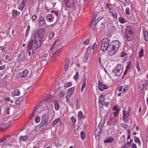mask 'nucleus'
Masks as SVG:
<instances>
[{
  "instance_id": "1",
  "label": "nucleus",
  "mask_w": 148,
  "mask_h": 148,
  "mask_svg": "<svg viewBox=\"0 0 148 148\" xmlns=\"http://www.w3.org/2000/svg\"><path fill=\"white\" fill-rule=\"evenodd\" d=\"M120 45V43L118 40L112 41L110 42L108 39L104 38L101 41V49L103 51L108 50V55L111 56L117 51Z\"/></svg>"
},
{
  "instance_id": "2",
  "label": "nucleus",
  "mask_w": 148,
  "mask_h": 148,
  "mask_svg": "<svg viewBox=\"0 0 148 148\" xmlns=\"http://www.w3.org/2000/svg\"><path fill=\"white\" fill-rule=\"evenodd\" d=\"M122 66L120 64H118L116 67L113 71V75L116 76L120 75L123 72Z\"/></svg>"
},
{
  "instance_id": "3",
  "label": "nucleus",
  "mask_w": 148,
  "mask_h": 148,
  "mask_svg": "<svg viewBox=\"0 0 148 148\" xmlns=\"http://www.w3.org/2000/svg\"><path fill=\"white\" fill-rule=\"evenodd\" d=\"M33 40H30L27 44V52L26 55L30 56L31 54V52L30 51H32V53L33 54L34 50H33L32 45H33Z\"/></svg>"
},
{
  "instance_id": "4",
  "label": "nucleus",
  "mask_w": 148,
  "mask_h": 148,
  "mask_svg": "<svg viewBox=\"0 0 148 148\" xmlns=\"http://www.w3.org/2000/svg\"><path fill=\"white\" fill-rule=\"evenodd\" d=\"M43 31L42 30L39 29L35 34L34 39L37 40H41L42 42L43 38Z\"/></svg>"
},
{
  "instance_id": "5",
  "label": "nucleus",
  "mask_w": 148,
  "mask_h": 148,
  "mask_svg": "<svg viewBox=\"0 0 148 148\" xmlns=\"http://www.w3.org/2000/svg\"><path fill=\"white\" fill-rule=\"evenodd\" d=\"M132 27L130 26L127 27L125 31V35L126 38L127 40H129V38L132 36L133 34Z\"/></svg>"
},
{
  "instance_id": "6",
  "label": "nucleus",
  "mask_w": 148,
  "mask_h": 148,
  "mask_svg": "<svg viewBox=\"0 0 148 148\" xmlns=\"http://www.w3.org/2000/svg\"><path fill=\"white\" fill-rule=\"evenodd\" d=\"M42 43V42L41 40L39 41L35 40L34 39V45H32V47L33 48V50H34L39 48Z\"/></svg>"
},
{
  "instance_id": "7",
  "label": "nucleus",
  "mask_w": 148,
  "mask_h": 148,
  "mask_svg": "<svg viewBox=\"0 0 148 148\" xmlns=\"http://www.w3.org/2000/svg\"><path fill=\"white\" fill-rule=\"evenodd\" d=\"M148 84V81L143 80L140 82L139 84V88L142 90L145 86L146 85Z\"/></svg>"
},
{
  "instance_id": "8",
  "label": "nucleus",
  "mask_w": 148,
  "mask_h": 148,
  "mask_svg": "<svg viewBox=\"0 0 148 148\" xmlns=\"http://www.w3.org/2000/svg\"><path fill=\"white\" fill-rule=\"evenodd\" d=\"M98 84L99 89L100 91H102L104 89H106L108 88L107 86L102 83L100 80L98 81Z\"/></svg>"
},
{
  "instance_id": "9",
  "label": "nucleus",
  "mask_w": 148,
  "mask_h": 148,
  "mask_svg": "<svg viewBox=\"0 0 148 148\" xmlns=\"http://www.w3.org/2000/svg\"><path fill=\"white\" fill-rule=\"evenodd\" d=\"M39 24L40 26H43L45 24V21L44 18L42 16H40L39 19Z\"/></svg>"
},
{
  "instance_id": "10",
  "label": "nucleus",
  "mask_w": 148,
  "mask_h": 148,
  "mask_svg": "<svg viewBox=\"0 0 148 148\" xmlns=\"http://www.w3.org/2000/svg\"><path fill=\"white\" fill-rule=\"evenodd\" d=\"M46 127V126L45 125H44V124L41 125L40 123V125L37 126L36 127V130L38 132H40Z\"/></svg>"
},
{
  "instance_id": "11",
  "label": "nucleus",
  "mask_w": 148,
  "mask_h": 148,
  "mask_svg": "<svg viewBox=\"0 0 148 148\" xmlns=\"http://www.w3.org/2000/svg\"><path fill=\"white\" fill-rule=\"evenodd\" d=\"M25 58V54L23 52H22L20 53L19 56L18 57L17 60L19 62H21L24 60Z\"/></svg>"
},
{
  "instance_id": "12",
  "label": "nucleus",
  "mask_w": 148,
  "mask_h": 148,
  "mask_svg": "<svg viewBox=\"0 0 148 148\" xmlns=\"http://www.w3.org/2000/svg\"><path fill=\"white\" fill-rule=\"evenodd\" d=\"M62 47L60 45L57 46L56 45L55 47V49H56V51L55 52V54H57L60 52H61L62 50Z\"/></svg>"
},
{
  "instance_id": "13",
  "label": "nucleus",
  "mask_w": 148,
  "mask_h": 148,
  "mask_svg": "<svg viewBox=\"0 0 148 148\" xmlns=\"http://www.w3.org/2000/svg\"><path fill=\"white\" fill-rule=\"evenodd\" d=\"M53 96L51 95H47L44 100V101H47V102H50L52 101Z\"/></svg>"
},
{
  "instance_id": "14",
  "label": "nucleus",
  "mask_w": 148,
  "mask_h": 148,
  "mask_svg": "<svg viewBox=\"0 0 148 148\" xmlns=\"http://www.w3.org/2000/svg\"><path fill=\"white\" fill-rule=\"evenodd\" d=\"M48 123V120L45 117L43 118L41 123V125L44 124V125H45L47 127V124Z\"/></svg>"
},
{
  "instance_id": "15",
  "label": "nucleus",
  "mask_w": 148,
  "mask_h": 148,
  "mask_svg": "<svg viewBox=\"0 0 148 148\" xmlns=\"http://www.w3.org/2000/svg\"><path fill=\"white\" fill-rule=\"evenodd\" d=\"M54 104L55 106V109L56 110H58L60 108L58 101L57 100L55 101L54 102Z\"/></svg>"
},
{
  "instance_id": "16",
  "label": "nucleus",
  "mask_w": 148,
  "mask_h": 148,
  "mask_svg": "<svg viewBox=\"0 0 148 148\" xmlns=\"http://www.w3.org/2000/svg\"><path fill=\"white\" fill-rule=\"evenodd\" d=\"M53 15L52 14H47L46 16V19L47 21H49L50 22L53 20Z\"/></svg>"
},
{
  "instance_id": "17",
  "label": "nucleus",
  "mask_w": 148,
  "mask_h": 148,
  "mask_svg": "<svg viewBox=\"0 0 148 148\" xmlns=\"http://www.w3.org/2000/svg\"><path fill=\"white\" fill-rule=\"evenodd\" d=\"M143 33L144 36V39L145 41H148V33L146 30L143 31Z\"/></svg>"
},
{
  "instance_id": "18",
  "label": "nucleus",
  "mask_w": 148,
  "mask_h": 148,
  "mask_svg": "<svg viewBox=\"0 0 148 148\" xmlns=\"http://www.w3.org/2000/svg\"><path fill=\"white\" fill-rule=\"evenodd\" d=\"M78 119L79 120H81L82 119H84V117L83 115L82 112V111H80L78 112Z\"/></svg>"
},
{
  "instance_id": "19",
  "label": "nucleus",
  "mask_w": 148,
  "mask_h": 148,
  "mask_svg": "<svg viewBox=\"0 0 148 148\" xmlns=\"http://www.w3.org/2000/svg\"><path fill=\"white\" fill-rule=\"evenodd\" d=\"M114 140V139L113 138L111 137H109L107 140H105L104 141L105 143H111Z\"/></svg>"
},
{
  "instance_id": "20",
  "label": "nucleus",
  "mask_w": 148,
  "mask_h": 148,
  "mask_svg": "<svg viewBox=\"0 0 148 148\" xmlns=\"http://www.w3.org/2000/svg\"><path fill=\"white\" fill-rule=\"evenodd\" d=\"M28 73V71L27 70L24 71L21 74V77H25L27 76Z\"/></svg>"
},
{
  "instance_id": "21",
  "label": "nucleus",
  "mask_w": 148,
  "mask_h": 148,
  "mask_svg": "<svg viewBox=\"0 0 148 148\" xmlns=\"http://www.w3.org/2000/svg\"><path fill=\"white\" fill-rule=\"evenodd\" d=\"M28 138L27 136H20L19 138V140L21 141H25Z\"/></svg>"
},
{
  "instance_id": "22",
  "label": "nucleus",
  "mask_w": 148,
  "mask_h": 148,
  "mask_svg": "<svg viewBox=\"0 0 148 148\" xmlns=\"http://www.w3.org/2000/svg\"><path fill=\"white\" fill-rule=\"evenodd\" d=\"M20 14V12L17 11L16 10H13L12 15L13 16V18H14Z\"/></svg>"
},
{
  "instance_id": "23",
  "label": "nucleus",
  "mask_w": 148,
  "mask_h": 148,
  "mask_svg": "<svg viewBox=\"0 0 148 148\" xmlns=\"http://www.w3.org/2000/svg\"><path fill=\"white\" fill-rule=\"evenodd\" d=\"M88 58V54L87 52H86L84 55V57L83 59V61L84 63L86 62Z\"/></svg>"
},
{
  "instance_id": "24",
  "label": "nucleus",
  "mask_w": 148,
  "mask_h": 148,
  "mask_svg": "<svg viewBox=\"0 0 148 148\" xmlns=\"http://www.w3.org/2000/svg\"><path fill=\"white\" fill-rule=\"evenodd\" d=\"M60 120V117L55 119L53 122V125H56L57 123L59 122Z\"/></svg>"
},
{
  "instance_id": "25",
  "label": "nucleus",
  "mask_w": 148,
  "mask_h": 148,
  "mask_svg": "<svg viewBox=\"0 0 148 148\" xmlns=\"http://www.w3.org/2000/svg\"><path fill=\"white\" fill-rule=\"evenodd\" d=\"M75 88L74 87H73L71 88H69L68 90V92L70 93L71 94H73L74 92Z\"/></svg>"
},
{
  "instance_id": "26",
  "label": "nucleus",
  "mask_w": 148,
  "mask_h": 148,
  "mask_svg": "<svg viewBox=\"0 0 148 148\" xmlns=\"http://www.w3.org/2000/svg\"><path fill=\"white\" fill-rule=\"evenodd\" d=\"M134 140L135 143H138L140 144V141L139 139L136 136H135L134 137Z\"/></svg>"
},
{
  "instance_id": "27",
  "label": "nucleus",
  "mask_w": 148,
  "mask_h": 148,
  "mask_svg": "<svg viewBox=\"0 0 148 148\" xmlns=\"http://www.w3.org/2000/svg\"><path fill=\"white\" fill-rule=\"evenodd\" d=\"M55 35V34L53 32H51L49 35V40H51Z\"/></svg>"
},
{
  "instance_id": "28",
  "label": "nucleus",
  "mask_w": 148,
  "mask_h": 148,
  "mask_svg": "<svg viewBox=\"0 0 148 148\" xmlns=\"http://www.w3.org/2000/svg\"><path fill=\"white\" fill-rule=\"evenodd\" d=\"M128 117L126 115V114L125 115H123V119L125 122H127L128 120Z\"/></svg>"
},
{
  "instance_id": "29",
  "label": "nucleus",
  "mask_w": 148,
  "mask_h": 148,
  "mask_svg": "<svg viewBox=\"0 0 148 148\" xmlns=\"http://www.w3.org/2000/svg\"><path fill=\"white\" fill-rule=\"evenodd\" d=\"M144 52V51L143 49H142L139 52V56L140 58L143 56Z\"/></svg>"
},
{
  "instance_id": "30",
  "label": "nucleus",
  "mask_w": 148,
  "mask_h": 148,
  "mask_svg": "<svg viewBox=\"0 0 148 148\" xmlns=\"http://www.w3.org/2000/svg\"><path fill=\"white\" fill-rule=\"evenodd\" d=\"M65 92L64 91H62L60 92V98H63L65 95Z\"/></svg>"
},
{
  "instance_id": "31",
  "label": "nucleus",
  "mask_w": 148,
  "mask_h": 148,
  "mask_svg": "<svg viewBox=\"0 0 148 148\" xmlns=\"http://www.w3.org/2000/svg\"><path fill=\"white\" fill-rule=\"evenodd\" d=\"M112 14L114 18H117L116 13L115 10H113L112 12Z\"/></svg>"
},
{
  "instance_id": "32",
  "label": "nucleus",
  "mask_w": 148,
  "mask_h": 148,
  "mask_svg": "<svg viewBox=\"0 0 148 148\" xmlns=\"http://www.w3.org/2000/svg\"><path fill=\"white\" fill-rule=\"evenodd\" d=\"M4 124V126H3L2 129H7L9 127V124L8 123H3V125Z\"/></svg>"
},
{
  "instance_id": "33",
  "label": "nucleus",
  "mask_w": 148,
  "mask_h": 148,
  "mask_svg": "<svg viewBox=\"0 0 148 148\" xmlns=\"http://www.w3.org/2000/svg\"><path fill=\"white\" fill-rule=\"evenodd\" d=\"M125 136L124 135H122L120 138V142L121 143H123L125 141Z\"/></svg>"
},
{
  "instance_id": "34",
  "label": "nucleus",
  "mask_w": 148,
  "mask_h": 148,
  "mask_svg": "<svg viewBox=\"0 0 148 148\" xmlns=\"http://www.w3.org/2000/svg\"><path fill=\"white\" fill-rule=\"evenodd\" d=\"M80 134L81 138L82 139H84L85 137L84 132L82 131L80 133Z\"/></svg>"
},
{
  "instance_id": "35",
  "label": "nucleus",
  "mask_w": 148,
  "mask_h": 148,
  "mask_svg": "<svg viewBox=\"0 0 148 148\" xmlns=\"http://www.w3.org/2000/svg\"><path fill=\"white\" fill-rule=\"evenodd\" d=\"M78 76L79 73L78 72H76V74L74 76L73 78L76 81H77L78 79Z\"/></svg>"
},
{
  "instance_id": "36",
  "label": "nucleus",
  "mask_w": 148,
  "mask_h": 148,
  "mask_svg": "<svg viewBox=\"0 0 148 148\" xmlns=\"http://www.w3.org/2000/svg\"><path fill=\"white\" fill-rule=\"evenodd\" d=\"M14 93L17 96H19L20 95V92L19 90L18 89L15 90L14 91Z\"/></svg>"
},
{
  "instance_id": "37",
  "label": "nucleus",
  "mask_w": 148,
  "mask_h": 148,
  "mask_svg": "<svg viewBox=\"0 0 148 148\" xmlns=\"http://www.w3.org/2000/svg\"><path fill=\"white\" fill-rule=\"evenodd\" d=\"M65 2V5L66 7L71 8L73 6H70V5L69 4V2L67 1Z\"/></svg>"
},
{
  "instance_id": "38",
  "label": "nucleus",
  "mask_w": 148,
  "mask_h": 148,
  "mask_svg": "<svg viewBox=\"0 0 148 148\" xmlns=\"http://www.w3.org/2000/svg\"><path fill=\"white\" fill-rule=\"evenodd\" d=\"M48 57V54L47 53H45L43 54L42 56V58L44 59H46Z\"/></svg>"
},
{
  "instance_id": "39",
  "label": "nucleus",
  "mask_w": 148,
  "mask_h": 148,
  "mask_svg": "<svg viewBox=\"0 0 148 148\" xmlns=\"http://www.w3.org/2000/svg\"><path fill=\"white\" fill-rule=\"evenodd\" d=\"M112 5L110 3H107L106 4V7L110 9H112Z\"/></svg>"
},
{
  "instance_id": "40",
  "label": "nucleus",
  "mask_w": 148,
  "mask_h": 148,
  "mask_svg": "<svg viewBox=\"0 0 148 148\" xmlns=\"http://www.w3.org/2000/svg\"><path fill=\"white\" fill-rule=\"evenodd\" d=\"M72 85V83L71 82H68L66 83L65 84V87H69L70 86Z\"/></svg>"
},
{
  "instance_id": "41",
  "label": "nucleus",
  "mask_w": 148,
  "mask_h": 148,
  "mask_svg": "<svg viewBox=\"0 0 148 148\" xmlns=\"http://www.w3.org/2000/svg\"><path fill=\"white\" fill-rule=\"evenodd\" d=\"M119 21L121 23H125V21L124 19L120 17L119 18Z\"/></svg>"
},
{
  "instance_id": "42",
  "label": "nucleus",
  "mask_w": 148,
  "mask_h": 148,
  "mask_svg": "<svg viewBox=\"0 0 148 148\" xmlns=\"http://www.w3.org/2000/svg\"><path fill=\"white\" fill-rule=\"evenodd\" d=\"M125 12L126 14L128 15H129L130 14V10L128 7H127L126 8Z\"/></svg>"
},
{
  "instance_id": "43",
  "label": "nucleus",
  "mask_w": 148,
  "mask_h": 148,
  "mask_svg": "<svg viewBox=\"0 0 148 148\" xmlns=\"http://www.w3.org/2000/svg\"><path fill=\"white\" fill-rule=\"evenodd\" d=\"M101 103L102 105H104L106 106H107L108 105L109 103L108 102H105L104 101H103L102 100L101 101Z\"/></svg>"
},
{
  "instance_id": "44",
  "label": "nucleus",
  "mask_w": 148,
  "mask_h": 148,
  "mask_svg": "<svg viewBox=\"0 0 148 148\" xmlns=\"http://www.w3.org/2000/svg\"><path fill=\"white\" fill-rule=\"evenodd\" d=\"M40 118L39 116H37L35 119V121L36 123H38L40 121Z\"/></svg>"
},
{
  "instance_id": "45",
  "label": "nucleus",
  "mask_w": 148,
  "mask_h": 148,
  "mask_svg": "<svg viewBox=\"0 0 148 148\" xmlns=\"http://www.w3.org/2000/svg\"><path fill=\"white\" fill-rule=\"evenodd\" d=\"M51 13L54 14L56 16H57L58 13V11H51Z\"/></svg>"
},
{
  "instance_id": "46",
  "label": "nucleus",
  "mask_w": 148,
  "mask_h": 148,
  "mask_svg": "<svg viewBox=\"0 0 148 148\" xmlns=\"http://www.w3.org/2000/svg\"><path fill=\"white\" fill-rule=\"evenodd\" d=\"M8 138L6 136H4L3 137V138L1 139V141H0V142H3V141H5L7 140Z\"/></svg>"
},
{
  "instance_id": "47",
  "label": "nucleus",
  "mask_w": 148,
  "mask_h": 148,
  "mask_svg": "<svg viewBox=\"0 0 148 148\" xmlns=\"http://www.w3.org/2000/svg\"><path fill=\"white\" fill-rule=\"evenodd\" d=\"M96 14H97V13L96 12H93V15L94 17V18H93L92 19V23L94 21V20H95V18H96V16L97 15Z\"/></svg>"
},
{
  "instance_id": "48",
  "label": "nucleus",
  "mask_w": 148,
  "mask_h": 148,
  "mask_svg": "<svg viewBox=\"0 0 148 148\" xmlns=\"http://www.w3.org/2000/svg\"><path fill=\"white\" fill-rule=\"evenodd\" d=\"M89 39H86L84 41V43L86 45H88L89 43Z\"/></svg>"
},
{
  "instance_id": "49",
  "label": "nucleus",
  "mask_w": 148,
  "mask_h": 148,
  "mask_svg": "<svg viewBox=\"0 0 148 148\" xmlns=\"http://www.w3.org/2000/svg\"><path fill=\"white\" fill-rule=\"evenodd\" d=\"M71 119L73 123H75L76 122V119L75 117H72L71 118Z\"/></svg>"
},
{
  "instance_id": "50",
  "label": "nucleus",
  "mask_w": 148,
  "mask_h": 148,
  "mask_svg": "<svg viewBox=\"0 0 148 148\" xmlns=\"http://www.w3.org/2000/svg\"><path fill=\"white\" fill-rule=\"evenodd\" d=\"M16 104L17 106H19L20 105V101L18 99H17L16 101Z\"/></svg>"
},
{
  "instance_id": "51",
  "label": "nucleus",
  "mask_w": 148,
  "mask_h": 148,
  "mask_svg": "<svg viewBox=\"0 0 148 148\" xmlns=\"http://www.w3.org/2000/svg\"><path fill=\"white\" fill-rule=\"evenodd\" d=\"M72 95V94H71L70 93L67 92V95H66V99H67V98H69Z\"/></svg>"
},
{
  "instance_id": "52",
  "label": "nucleus",
  "mask_w": 148,
  "mask_h": 148,
  "mask_svg": "<svg viewBox=\"0 0 148 148\" xmlns=\"http://www.w3.org/2000/svg\"><path fill=\"white\" fill-rule=\"evenodd\" d=\"M133 141V140L132 139L131 140L130 142H128L127 143V145L129 146H130L131 145V144Z\"/></svg>"
},
{
  "instance_id": "53",
  "label": "nucleus",
  "mask_w": 148,
  "mask_h": 148,
  "mask_svg": "<svg viewBox=\"0 0 148 148\" xmlns=\"http://www.w3.org/2000/svg\"><path fill=\"white\" fill-rule=\"evenodd\" d=\"M37 16L36 15H33L32 16V19L33 21H35L36 19Z\"/></svg>"
},
{
  "instance_id": "54",
  "label": "nucleus",
  "mask_w": 148,
  "mask_h": 148,
  "mask_svg": "<svg viewBox=\"0 0 148 148\" xmlns=\"http://www.w3.org/2000/svg\"><path fill=\"white\" fill-rule=\"evenodd\" d=\"M70 6H72V7H73L74 9L75 8V2L73 1L71 4L70 5Z\"/></svg>"
},
{
  "instance_id": "55",
  "label": "nucleus",
  "mask_w": 148,
  "mask_h": 148,
  "mask_svg": "<svg viewBox=\"0 0 148 148\" xmlns=\"http://www.w3.org/2000/svg\"><path fill=\"white\" fill-rule=\"evenodd\" d=\"M104 98L103 96V95H100V98H99V101L101 103V99L102 100Z\"/></svg>"
},
{
  "instance_id": "56",
  "label": "nucleus",
  "mask_w": 148,
  "mask_h": 148,
  "mask_svg": "<svg viewBox=\"0 0 148 148\" xmlns=\"http://www.w3.org/2000/svg\"><path fill=\"white\" fill-rule=\"evenodd\" d=\"M137 64L136 65L137 68L138 69V70L139 71H140V68L139 67V63L138 62H137Z\"/></svg>"
},
{
  "instance_id": "57",
  "label": "nucleus",
  "mask_w": 148,
  "mask_h": 148,
  "mask_svg": "<svg viewBox=\"0 0 148 148\" xmlns=\"http://www.w3.org/2000/svg\"><path fill=\"white\" fill-rule=\"evenodd\" d=\"M5 68V66L3 65L2 66H0V70H3Z\"/></svg>"
},
{
  "instance_id": "58",
  "label": "nucleus",
  "mask_w": 148,
  "mask_h": 148,
  "mask_svg": "<svg viewBox=\"0 0 148 148\" xmlns=\"http://www.w3.org/2000/svg\"><path fill=\"white\" fill-rule=\"evenodd\" d=\"M97 47V44L96 43H94L93 45H92V48L93 49H94L96 48Z\"/></svg>"
},
{
  "instance_id": "59",
  "label": "nucleus",
  "mask_w": 148,
  "mask_h": 148,
  "mask_svg": "<svg viewBox=\"0 0 148 148\" xmlns=\"http://www.w3.org/2000/svg\"><path fill=\"white\" fill-rule=\"evenodd\" d=\"M119 112L118 110H116V112H114V116H115V117L117 116V114Z\"/></svg>"
},
{
  "instance_id": "60",
  "label": "nucleus",
  "mask_w": 148,
  "mask_h": 148,
  "mask_svg": "<svg viewBox=\"0 0 148 148\" xmlns=\"http://www.w3.org/2000/svg\"><path fill=\"white\" fill-rule=\"evenodd\" d=\"M121 126L124 128H127V126L124 123H123L121 124Z\"/></svg>"
},
{
  "instance_id": "61",
  "label": "nucleus",
  "mask_w": 148,
  "mask_h": 148,
  "mask_svg": "<svg viewBox=\"0 0 148 148\" xmlns=\"http://www.w3.org/2000/svg\"><path fill=\"white\" fill-rule=\"evenodd\" d=\"M132 148H137L136 144L134 143L132 144Z\"/></svg>"
},
{
  "instance_id": "62",
  "label": "nucleus",
  "mask_w": 148,
  "mask_h": 148,
  "mask_svg": "<svg viewBox=\"0 0 148 148\" xmlns=\"http://www.w3.org/2000/svg\"><path fill=\"white\" fill-rule=\"evenodd\" d=\"M130 109H129L127 111V112L126 114V115L127 116H129V114H130Z\"/></svg>"
},
{
  "instance_id": "63",
  "label": "nucleus",
  "mask_w": 148,
  "mask_h": 148,
  "mask_svg": "<svg viewBox=\"0 0 148 148\" xmlns=\"http://www.w3.org/2000/svg\"><path fill=\"white\" fill-rule=\"evenodd\" d=\"M99 131L97 132H97L96 131L95 132V135L97 136H99V133H100V131H99Z\"/></svg>"
},
{
  "instance_id": "64",
  "label": "nucleus",
  "mask_w": 148,
  "mask_h": 148,
  "mask_svg": "<svg viewBox=\"0 0 148 148\" xmlns=\"http://www.w3.org/2000/svg\"><path fill=\"white\" fill-rule=\"evenodd\" d=\"M36 109H34V110L33 111L32 113L31 114V115H32V116H33L35 114V112H36Z\"/></svg>"
}]
</instances>
